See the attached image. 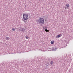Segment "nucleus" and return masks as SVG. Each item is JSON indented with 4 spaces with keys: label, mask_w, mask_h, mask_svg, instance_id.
Returning <instances> with one entry per match:
<instances>
[{
    "label": "nucleus",
    "mask_w": 73,
    "mask_h": 73,
    "mask_svg": "<svg viewBox=\"0 0 73 73\" xmlns=\"http://www.w3.org/2000/svg\"><path fill=\"white\" fill-rule=\"evenodd\" d=\"M51 44H54V41H52L51 42Z\"/></svg>",
    "instance_id": "nucleus-10"
},
{
    "label": "nucleus",
    "mask_w": 73,
    "mask_h": 73,
    "mask_svg": "<svg viewBox=\"0 0 73 73\" xmlns=\"http://www.w3.org/2000/svg\"><path fill=\"white\" fill-rule=\"evenodd\" d=\"M26 6H27V5H26L25 6V7H26Z\"/></svg>",
    "instance_id": "nucleus-15"
},
{
    "label": "nucleus",
    "mask_w": 73,
    "mask_h": 73,
    "mask_svg": "<svg viewBox=\"0 0 73 73\" xmlns=\"http://www.w3.org/2000/svg\"><path fill=\"white\" fill-rule=\"evenodd\" d=\"M53 63H54V62L53 61H51L50 62V64L51 65H53Z\"/></svg>",
    "instance_id": "nucleus-9"
},
{
    "label": "nucleus",
    "mask_w": 73,
    "mask_h": 73,
    "mask_svg": "<svg viewBox=\"0 0 73 73\" xmlns=\"http://www.w3.org/2000/svg\"><path fill=\"white\" fill-rule=\"evenodd\" d=\"M66 7H67V8H69V4H66Z\"/></svg>",
    "instance_id": "nucleus-7"
},
{
    "label": "nucleus",
    "mask_w": 73,
    "mask_h": 73,
    "mask_svg": "<svg viewBox=\"0 0 73 73\" xmlns=\"http://www.w3.org/2000/svg\"><path fill=\"white\" fill-rule=\"evenodd\" d=\"M12 31H15V29L14 28H12Z\"/></svg>",
    "instance_id": "nucleus-11"
},
{
    "label": "nucleus",
    "mask_w": 73,
    "mask_h": 73,
    "mask_svg": "<svg viewBox=\"0 0 73 73\" xmlns=\"http://www.w3.org/2000/svg\"><path fill=\"white\" fill-rule=\"evenodd\" d=\"M57 49V48L56 47H52V50L53 51H56Z\"/></svg>",
    "instance_id": "nucleus-4"
},
{
    "label": "nucleus",
    "mask_w": 73,
    "mask_h": 73,
    "mask_svg": "<svg viewBox=\"0 0 73 73\" xmlns=\"http://www.w3.org/2000/svg\"><path fill=\"white\" fill-rule=\"evenodd\" d=\"M62 36V35L60 34L59 35H57L56 36V38H59V37H60Z\"/></svg>",
    "instance_id": "nucleus-6"
},
{
    "label": "nucleus",
    "mask_w": 73,
    "mask_h": 73,
    "mask_svg": "<svg viewBox=\"0 0 73 73\" xmlns=\"http://www.w3.org/2000/svg\"><path fill=\"white\" fill-rule=\"evenodd\" d=\"M29 15V17H31V14L30 13L29 14H23V20H28L29 18V17H28Z\"/></svg>",
    "instance_id": "nucleus-1"
},
{
    "label": "nucleus",
    "mask_w": 73,
    "mask_h": 73,
    "mask_svg": "<svg viewBox=\"0 0 73 73\" xmlns=\"http://www.w3.org/2000/svg\"><path fill=\"white\" fill-rule=\"evenodd\" d=\"M23 21H24V23H26V21H25L23 20Z\"/></svg>",
    "instance_id": "nucleus-14"
},
{
    "label": "nucleus",
    "mask_w": 73,
    "mask_h": 73,
    "mask_svg": "<svg viewBox=\"0 0 73 73\" xmlns=\"http://www.w3.org/2000/svg\"><path fill=\"white\" fill-rule=\"evenodd\" d=\"M38 22L41 25H43L44 24V19L42 18H39Z\"/></svg>",
    "instance_id": "nucleus-2"
},
{
    "label": "nucleus",
    "mask_w": 73,
    "mask_h": 73,
    "mask_svg": "<svg viewBox=\"0 0 73 73\" xmlns=\"http://www.w3.org/2000/svg\"><path fill=\"white\" fill-rule=\"evenodd\" d=\"M21 31L22 32H24L25 31V29L24 28H22L21 29Z\"/></svg>",
    "instance_id": "nucleus-5"
},
{
    "label": "nucleus",
    "mask_w": 73,
    "mask_h": 73,
    "mask_svg": "<svg viewBox=\"0 0 73 73\" xmlns=\"http://www.w3.org/2000/svg\"><path fill=\"white\" fill-rule=\"evenodd\" d=\"M26 39H28V38H29V37L28 36H27L26 37Z\"/></svg>",
    "instance_id": "nucleus-13"
},
{
    "label": "nucleus",
    "mask_w": 73,
    "mask_h": 73,
    "mask_svg": "<svg viewBox=\"0 0 73 73\" xmlns=\"http://www.w3.org/2000/svg\"><path fill=\"white\" fill-rule=\"evenodd\" d=\"M65 9H68V7H66V6H65Z\"/></svg>",
    "instance_id": "nucleus-12"
},
{
    "label": "nucleus",
    "mask_w": 73,
    "mask_h": 73,
    "mask_svg": "<svg viewBox=\"0 0 73 73\" xmlns=\"http://www.w3.org/2000/svg\"><path fill=\"white\" fill-rule=\"evenodd\" d=\"M5 38L6 40H9L10 39V38H9L8 37Z\"/></svg>",
    "instance_id": "nucleus-8"
},
{
    "label": "nucleus",
    "mask_w": 73,
    "mask_h": 73,
    "mask_svg": "<svg viewBox=\"0 0 73 73\" xmlns=\"http://www.w3.org/2000/svg\"><path fill=\"white\" fill-rule=\"evenodd\" d=\"M44 28L45 30V31L46 32H48L49 31L48 30V29L47 28V27H46V26L44 27Z\"/></svg>",
    "instance_id": "nucleus-3"
}]
</instances>
